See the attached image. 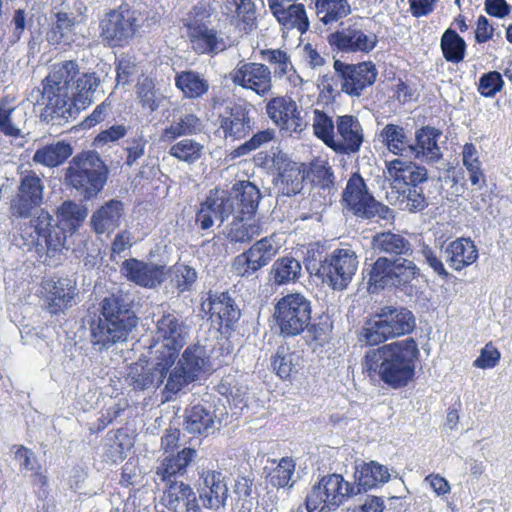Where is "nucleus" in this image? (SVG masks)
<instances>
[{"label": "nucleus", "instance_id": "e2e57ef3", "mask_svg": "<svg viewBox=\"0 0 512 512\" xmlns=\"http://www.w3.org/2000/svg\"><path fill=\"white\" fill-rule=\"evenodd\" d=\"M196 280L197 272L194 268L185 264L174 266V278L172 282L179 294L190 291Z\"/></svg>", "mask_w": 512, "mask_h": 512}, {"label": "nucleus", "instance_id": "20e7f679", "mask_svg": "<svg viewBox=\"0 0 512 512\" xmlns=\"http://www.w3.org/2000/svg\"><path fill=\"white\" fill-rule=\"evenodd\" d=\"M262 198L259 188L248 180L236 182L230 191H210L197 212L196 222L201 229L213 226L214 218L224 222L230 216L253 218Z\"/></svg>", "mask_w": 512, "mask_h": 512}, {"label": "nucleus", "instance_id": "9d476101", "mask_svg": "<svg viewBox=\"0 0 512 512\" xmlns=\"http://www.w3.org/2000/svg\"><path fill=\"white\" fill-rule=\"evenodd\" d=\"M311 313V301L303 294L291 293L279 299L275 305L274 318L280 334L287 338L308 330L313 334V339L318 340L317 326L310 323Z\"/></svg>", "mask_w": 512, "mask_h": 512}, {"label": "nucleus", "instance_id": "393cba45", "mask_svg": "<svg viewBox=\"0 0 512 512\" xmlns=\"http://www.w3.org/2000/svg\"><path fill=\"white\" fill-rule=\"evenodd\" d=\"M231 80L235 85L250 89L259 96H266L272 89L271 71L261 63H239L231 73Z\"/></svg>", "mask_w": 512, "mask_h": 512}, {"label": "nucleus", "instance_id": "864d4df0", "mask_svg": "<svg viewBox=\"0 0 512 512\" xmlns=\"http://www.w3.org/2000/svg\"><path fill=\"white\" fill-rule=\"evenodd\" d=\"M203 149L199 142L185 138L173 144L168 153L179 161L193 164L201 158Z\"/></svg>", "mask_w": 512, "mask_h": 512}, {"label": "nucleus", "instance_id": "4468645a", "mask_svg": "<svg viewBox=\"0 0 512 512\" xmlns=\"http://www.w3.org/2000/svg\"><path fill=\"white\" fill-rule=\"evenodd\" d=\"M327 42L332 51L368 54L377 46L378 37L364 29L360 18H350L327 36Z\"/></svg>", "mask_w": 512, "mask_h": 512}, {"label": "nucleus", "instance_id": "7ed1b4c3", "mask_svg": "<svg viewBox=\"0 0 512 512\" xmlns=\"http://www.w3.org/2000/svg\"><path fill=\"white\" fill-rule=\"evenodd\" d=\"M100 307V314L89 323L90 343L99 353L125 342L138 323L127 296L112 294L101 301Z\"/></svg>", "mask_w": 512, "mask_h": 512}, {"label": "nucleus", "instance_id": "c756f323", "mask_svg": "<svg viewBox=\"0 0 512 512\" xmlns=\"http://www.w3.org/2000/svg\"><path fill=\"white\" fill-rule=\"evenodd\" d=\"M268 117L281 129L297 131L301 117L296 102L288 96H278L266 104Z\"/></svg>", "mask_w": 512, "mask_h": 512}, {"label": "nucleus", "instance_id": "f8f14e48", "mask_svg": "<svg viewBox=\"0 0 512 512\" xmlns=\"http://www.w3.org/2000/svg\"><path fill=\"white\" fill-rule=\"evenodd\" d=\"M354 495H357L355 485L345 481L342 475H325L307 493L305 506L308 512H331Z\"/></svg>", "mask_w": 512, "mask_h": 512}, {"label": "nucleus", "instance_id": "49530a36", "mask_svg": "<svg viewBox=\"0 0 512 512\" xmlns=\"http://www.w3.org/2000/svg\"><path fill=\"white\" fill-rule=\"evenodd\" d=\"M440 47L447 62L460 63L466 55L465 40L452 28H448L441 36Z\"/></svg>", "mask_w": 512, "mask_h": 512}, {"label": "nucleus", "instance_id": "c03bdc74", "mask_svg": "<svg viewBox=\"0 0 512 512\" xmlns=\"http://www.w3.org/2000/svg\"><path fill=\"white\" fill-rule=\"evenodd\" d=\"M72 153L73 149L69 143L58 141L38 148L32 159L36 164L57 167L64 163Z\"/></svg>", "mask_w": 512, "mask_h": 512}, {"label": "nucleus", "instance_id": "5fc2aeb1", "mask_svg": "<svg viewBox=\"0 0 512 512\" xmlns=\"http://www.w3.org/2000/svg\"><path fill=\"white\" fill-rule=\"evenodd\" d=\"M463 165L469 173V180L472 185L479 186L481 181L485 183V176L481 169V162L479 160L478 151L476 146L472 143H466L462 151Z\"/></svg>", "mask_w": 512, "mask_h": 512}, {"label": "nucleus", "instance_id": "bf43d9fd", "mask_svg": "<svg viewBox=\"0 0 512 512\" xmlns=\"http://www.w3.org/2000/svg\"><path fill=\"white\" fill-rule=\"evenodd\" d=\"M229 6H235V13L245 31H251L255 27L256 6L252 0H226V7Z\"/></svg>", "mask_w": 512, "mask_h": 512}, {"label": "nucleus", "instance_id": "412c9836", "mask_svg": "<svg viewBox=\"0 0 512 512\" xmlns=\"http://www.w3.org/2000/svg\"><path fill=\"white\" fill-rule=\"evenodd\" d=\"M279 248L273 237H264L256 241L247 251L234 258V272L244 278L254 276L272 261Z\"/></svg>", "mask_w": 512, "mask_h": 512}, {"label": "nucleus", "instance_id": "338daca9", "mask_svg": "<svg viewBox=\"0 0 512 512\" xmlns=\"http://www.w3.org/2000/svg\"><path fill=\"white\" fill-rule=\"evenodd\" d=\"M41 203L18 192L17 196L11 201V212L13 216L28 218L31 211Z\"/></svg>", "mask_w": 512, "mask_h": 512}, {"label": "nucleus", "instance_id": "37998d69", "mask_svg": "<svg viewBox=\"0 0 512 512\" xmlns=\"http://www.w3.org/2000/svg\"><path fill=\"white\" fill-rule=\"evenodd\" d=\"M295 469V461L291 457H283L274 468L268 469V467H265L263 471L272 487L290 491L296 483V479H294Z\"/></svg>", "mask_w": 512, "mask_h": 512}, {"label": "nucleus", "instance_id": "a211bd4d", "mask_svg": "<svg viewBox=\"0 0 512 512\" xmlns=\"http://www.w3.org/2000/svg\"><path fill=\"white\" fill-rule=\"evenodd\" d=\"M196 489L204 508L218 511L227 505L228 477L221 469L201 468L198 471Z\"/></svg>", "mask_w": 512, "mask_h": 512}, {"label": "nucleus", "instance_id": "423d86ee", "mask_svg": "<svg viewBox=\"0 0 512 512\" xmlns=\"http://www.w3.org/2000/svg\"><path fill=\"white\" fill-rule=\"evenodd\" d=\"M415 328L416 318L410 309L400 305H383L364 321L358 339L367 346H377L408 335Z\"/></svg>", "mask_w": 512, "mask_h": 512}, {"label": "nucleus", "instance_id": "6e6552de", "mask_svg": "<svg viewBox=\"0 0 512 512\" xmlns=\"http://www.w3.org/2000/svg\"><path fill=\"white\" fill-rule=\"evenodd\" d=\"M420 269L413 260L407 258L390 259L380 256L375 262L364 268L368 291L378 293L385 288H395L411 295V282L419 275Z\"/></svg>", "mask_w": 512, "mask_h": 512}, {"label": "nucleus", "instance_id": "c9c22d12", "mask_svg": "<svg viewBox=\"0 0 512 512\" xmlns=\"http://www.w3.org/2000/svg\"><path fill=\"white\" fill-rule=\"evenodd\" d=\"M123 215V203L112 199L93 212L90 225L96 234L111 233L120 226Z\"/></svg>", "mask_w": 512, "mask_h": 512}, {"label": "nucleus", "instance_id": "4c0bfd02", "mask_svg": "<svg viewBox=\"0 0 512 512\" xmlns=\"http://www.w3.org/2000/svg\"><path fill=\"white\" fill-rule=\"evenodd\" d=\"M214 414L202 405L185 410L183 429L193 435H208L214 430Z\"/></svg>", "mask_w": 512, "mask_h": 512}, {"label": "nucleus", "instance_id": "f03ea898", "mask_svg": "<svg viewBox=\"0 0 512 512\" xmlns=\"http://www.w3.org/2000/svg\"><path fill=\"white\" fill-rule=\"evenodd\" d=\"M419 357L418 344L409 337L367 351L363 371L372 381L383 382L391 389H401L414 380Z\"/></svg>", "mask_w": 512, "mask_h": 512}, {"label": "nucleus", "instance_id": "e433bc0d", "mask_svg": "<svg viewBox=\"0 0 512 512\" xmlns=\"http://www.w3.org/2000/svg\"><path fill=\"white\" fill-rule=\"evenodd\" d=\"M43 288L46 291L49 311L57 314L71 306L75 296V283L69 278H59L58 280H47Z\"/></svg>", "mask_w": 512, "mask_h": 512}, {"label": "nucleus", "instance_id": "13d9d810", "mask_svg": "<svg viewBox=\"0 0 512 512\" xmlns=\"http://www.w3.org/2000/svg\"><path fill=\"white\" fill-rule=\"evenodd\" d=\"M232 493L235 495L236 500L242 503V508L250 509L254 498V477L252 475H237L232 487Z\"/></svg>", "mask_w": 512, "mask_h": 512}, {"label": "nucleus", "instance_id": "2f4dec72", "mask_svg": "<svg viewBox=\"0 0 512 512\" xmlns=\"http://www.w3.org/2000/svg\"><path fill=\"white\" fill-rule=\"evenodd\" d=\"M197 451L191 447H184L177 453H171L165 456L159 466L156 474L165 484L177 481L176 478L184 476L190 464L197 457Z\"/></svg>", "mask_w": 512, "mask_h": 512}, {"label": "nucleus", "instance_id": "f257e3e1", "mask_svg": "<svg viewBox=\"0 0 512 512\" xmlns=\"http://www.w3.org/2000/svg\"><path fill=\"white\" fill-rule=\"evenodd\" d=\"M79 74V65L74 60L56 63L41 87H34L29 92L27 100L31 104L44 106L40 113L42 121L61 125L75 119L81 110L104 93L96 72Z\"/></svg>", "mask_w": 512, "mask_h": 512}, {"label": "nucleus", "instance_id": "1a4fd4ad", "mask_svg": "<svg viewBox=\"0 0 512 512\" xmlns=\"http://www.w3.org/2000/svg\"><path fill=\"white\" fill-rule=\"evenodd\" d=\"M109 169L96 151H83L69 162L66 182L85 200L95 198L104 188Z\"/></svg>", "mask_w": 512, "mask_h": 512}, {"label": "nucleus", "instance_id": "cd10ccee", "mask_svg": "<svg viewBox=\"0 0 512 512\" xmlns=\"http://www.w3.org/2000/svg\"><path fill=\"white\" fill-rule=\"evenodd\" d=\"M166 507L172 512H202L197 490L183 481H173L165 485Z\"/></svg>", "mask_w": 512, "mask_h": 512}, {"label": "nucleus", "instance_id": "f704fd0d", "mask_svg": "<svg viewBox=\"0 0 512 512\" xmlns=\"http://www.w3.org/2000/svg\"><path fill=\"white\" fill-rule=\"evenodd\" d=\"M267 2L278 22L287 29L296 28L301 34L309 29V20L303 4L293 3L285 7L279 0H267Z\"/></svg>", "mask_w": 512, "mask_h": 512}, {"label": "nucleus", "instance_id": "2eb2a0df", "mask_svg": "<svg viewBox=\"0 0 512 512\" xmlns=\"http://www.w3.org/2000/svg\"><path fill=\"white\" fill-rule=\"evenodd\" d=\"M100 37L110 47H123L137 31V11L129 4L107 12L99 23Z\"/></svg>", "mask_w": 512, "mask_h": 512}, {"label": "nucleus", "instance_id": "9b49d317", "mask_svg": "<svg viewBox=\"0 0 512 512\" xmlns=\"http://www.w3.org/2000/svg\"><path fill=\"white\" fill-rule=\"evenodd\" d=\"M342 205L357 218L370 220L377 217L386 221L394 219L393 210L375 199L365 180L357 172L347 181L342 192Z\"/></svg>", "mask_w": 512, "mask_h": 512}, {"label": "nucleus", "instance_id": "f3484780", "mask_svg": "<svg viewBox=\"0 0 512 512\" xmlns=\"http://www.w3.org/2000/svg\"><path fill=\"white\" fill-rule=\"evenodd\" d=\"M156 334L162 344L156 353L164 358L171 357L173 362L179 356L180 349L186 343L187 326L181 317L173 310H165L156 321Z\"/></svg>", "mask_w": 512, "mask_h": 512}, {"label": "nucleus", "instance_id": "a19ab883", "mask_svg": "<svg viewBox=\"0 0 512 512\" xmlns=\"http://www.w3.org/2000/svg\"><path fill=\"white\" fill-rule=\"evenodd\" d=\"M390 476L385 465L375 461L366 463L356 472L357 485L355 486V492L359 494L362 490L367 491L383 485L389 481Z\"/></svg>", "mask_w": 512, "mask_h": 512}, {"label": "nucleus", "instance_id": "8fccbe9b", "mask_svg": "<svg viewBox=\"0 0 512 512\" xmlns=\"http://www.w3.org/2000/svg\"><path fill=\"white\" fill-rule=\"evenodd\" d=\"M301 358L298 353L289 351V348L281 346L272 358L271 365L281 379L289 378L298 372Z\"/></svg>", "mask_w": 512, "mask_h": 512}, {"label": "nucleus", "instance_id": "de8ad7c7", "mask_svg": "<svg viewBox=\"0 0 512 512\" xmlns=\"http://www.w3.org/2000/svg\"><path fill=\"white\" fill-rule=\"evenodd\" d=\"M302 271L300 262L294 257H282L272 265L271 274L274 283L284 285L299 279Z\"/></svg>", "mask_w": 512, "mask_h": 512}, {"label": "nucleus", "instance_id": "b1692460", "mask_svg": "<svg viewBox=\"0 0 512 512\" xmlns=\"http://www.w3.org/2000/svg\"><path fill=\"white\" fill-rule=\"evenodd\" d=\"M273 168L278 171L275 186L283 196H294L303 189V183L307 178L305 165L289 159L282 151L273 153Z\"/></svg>", "mask_w": 512, "mask_h": 512}, {"label": "nucleus", "instance_id": "473e14b6", "mask_svg": "<svg viewBox=\"0 0 512 512\" xmlns=\"http://www.w3.org/2000/svg\"><path fill=\"white\" fill-rule=\"evenodd\" d=\"M371 244L376 253L387 255L390 259H409L414 251L411 242L407 238L391 231L375 234Z\"/></svg>", "mask_w": 512, "mask_h": 512}, {"label": "nucleus", "instance_id": "0eeeda50", "mask_svg": "<svg viewBox=\"0 0 512 512\" xmlns=\"http://www.w3.org/2000/svg\"><path fill=\"white\" fill-rule=\"evenodd\" d=\"M358 257L350 248L334 250L325 254L319 249L307 250L305 267L311 276L319 278L333 290L347 288L358 268Z\"/></svg>", "mask_w": 512, "mask_h": 512}, {"label": "nucleus", "instance_id": "dca6fc26", "mask_svg": "<svg viewBox=\"0 0 512 512\" xmlns=\"http://www.w3.org/2000/svg\"><path fill=\"white\" fill-rule=\"evenodd\" d=\"M174 364L171 357L164 358L156 353L151 361L135 362L129 366L127 383L134 391H155Z\"/></svg>", "mask_w": 512, "mask_h": 512}, {"label": "nucleus", "instance_id": "79ce46f5", "mask_svg": "<svg viewBox=\"0 0 512 512\" xmlns=\"http://www.w3.org/2000/svg\"><path fill=\"white\" fill-rule=\"evenodd\" d=\"M202 128V121L198 116L193 113H184L172 120L171 124L163 130L161 138L164 142H173L179 137L197 134Z\"/></svg>", "mask_w": 512, "mask_h": 512}, {"label": "nucleus", "instance_id": "052dcab7", "mask_svg": "<svg viewBox=\"0 0 512 512\" xmlns=\"http://www.w3.org/2000/svg\"><path fill=\"white\" fill-rule=\"evenodd\" d=\"M504 80L498 71L484 73L479 78L478 92L486 98H493L502 90Z\"/></svg>", "mask_w": 512, "mask_h": 512}, {"label": "nucleus", "instance_id": "72a5a7b5", "mask_svg": "<svg viewBox=\"0 0 512 512\" xmlns=\"http://www.w3.org/2000/svg\"><path fill=\"white\" fill-rule=\"evenodd\" d=\"M442 252L448 265L456 271H461L478 259L477 247L470 238H457L442 246Z\"/></svg>", "mask_w": 512, "mask_h": 512}, {"label": "nucleus", "instance_id": "6e6d98bb", "mask_svg": "<svg viewBox=\"0 0 512 512\" xmlns=\"http://www.w3.org/2000/svg\"><path fill=\"white\" fill-rule=\"evenodd\" d=\"M275 137L274 129L260 130L252 135V137L246 140L244 143L236 147L231 155L234 158L247 156L253 151L259 149L263 145L271 142Z\"/></svg>", "mask_w": 512, "mask_h": 512}, {"label": "nucleus", "instance_id": "603ef678", "mask_svg": "<svg viewBox=\"0 0 512 512\" xmlns=\"http://www.w3.org/2000/svg\"><path fill=\"white\" fill-rule=\"evenodd\" d=\"M392 189L396 190L401 204H404L405 209L409 212H421L429 205L422 187L401 185L400 187H392Z\"/></svg>", "mask_w": 512, "mask_h": 512}, {"label": "nucleus", "instance_id": "3c124183", "mask_svg": "<svg viewBox=\"0 0 512 512\" xmlns=\"http://www.w3.org/2000/svg\"><path fill=\"white\" fill-rule=\"evenodd\" d=\"M253 218H241L233 216L227 238L233 243L250 242L259 234V226L252 222Z\"/></svg>", "mask_w": 512, "mask_h": 512}, {"label": "nucleus", "instance_id": "bb28decb", "mask_svg": "<svg viewBox=\"0 0 512 512\" xmlns=\"http://www.w3.org/2000/svg\"><path fill=\"white\" fill-rule=\"evenodd\" d=\"M337 133L340 139H335L332 149L340 154H354L360 150L363 143V129L356 116L343 115L336 120Z\"/></svg>", "mask_w": 512, "mask_h": 512}, {"label": "nucleus", "instance_id": "ea45409f", "mask_svg": "<svg viewBox=\"0 0 512 512\" xmlns=\"http://www.w3.org/2000/svg\"><path fill=\"white\" fill-rule=\"evenodd\" d=\"M380 139L387 149L398 156L411 157L412 141L405 129L396 124H386L380 132Z\"/></svg>", "mask_w": 512, "mask_h": 512}, {"label": "nucleus", "instance_id": "7c9ffc66", "mask_svg": "<svg viewBox=\"0 0 512 512\" xmlns=\"http://www.w3.org/2000/svg\"><path fill=\"white\" fill-rule=\"evenodd\" d=\"M387 172L392 178L391 187H422L428 180V171L424 166L401 159L388 162Z\"/></svg>", "mask_w": 512, "mask_h": 512}, {"label": "nucleus", "instance_id": "a878e982", "mask_svg": "<svg viewBox=\"0 0 512 512\" xmlns=\"http://www.w3.org/2000/svg\"><path fill=\"white\" fill-rule=\"evenodd\" d=\"M121 274L130 282L144 288H156L166 279L165 265L145 262L136 258L126 259L120 266Z\"/></svg>", "mask_w": 512, "mask_h": 512}, {"label": "nucleus", "instance_id": "774afa93", "mask_svg": "<svg viewBox=\"0 0 512 512\" xmlns=\"http://www.w3.org/2000/svg\"><path fill=\"white\" fill-rule=\"evenodd\" d=\"M15 109L7 106L5 100L0 102V131L9 137H19L21 130L12 121V113Z\"/></svg>", "mask_w": 512, "mask_h": 512}, {"label": "nucleus", "instance_id": "09e8293b", "mask_svg": "<svg viewBox=\"0 0 512 512\" xmlns=\"http://www.w3.org/2000/svg\"><path fill=\"white\" fill-rule=\"evenodd\" d=\"M315 6L325 25L347 17L352 11L348 0H316Z\"/></svg>", "mask_w": 512, "mask_h": 512}, {"label": "nucleus", "instance_id": "5701e85b", "mask_svg": "<svg viewBox=\"0 0 512 512\" xmlns=\"http://www.w3.org/2000/svg\"><path fill=\"white\" fill-rule=\"evenodd\" d=\"M195 16L187 23L192 49L198 54H216L226 48L225 41L215 29L209 28L202 20L209 14L202 7L193 8Z\"/></svg>", "mask_w": 512, "mask_h": 512}, {"label": "nucleus", "instance_id": "39448f33", "mask_svg": "<svg viewBox=\"0 0 512 512\" xmlns=\"http://www.w3.org/2000/svg\"><path fill=\"white\" fill-rule=\"evenodd\" d=\"M88 215L87 208L73 201H64L58 208L56 218L49 212L41 210L31 220L38 243L47 246V255L56 257L65 248L67 237L72 235Z\"/></svg>", "mask_w": 512, "mask_h": 512}, {"label": "nucleus", "instance_id": "aec40b11", "mask_svg": "<svg viewBox=\"0 0 512 512\" xmlns=\"http://www.w3.org/2000/svg\"><path fill=\"white\" fill-rule=\"evenodd\" d=\"M218 131L228 140L246 138L254 129L255 121L251 109L245 104L228 101L217 115Z\"/></svg>", "mask_w": 512, "mask_h": 512}, {"label": "nucleus", "instance_id": "a18cd8bd", "mask_svg": "<svg viewBox=\"0 0 512 512\" xmlns=\"http://www.w3.org/2000/svg\"><path fill=\"white\" fill-rule=\"evenodd\" d=\"M306 175L313 186L322 190L323 193L332 196L337 192L335 175L327 162H312Z\"/></svg>", "mask_w": 512, "mask_h": 512}, {"label": "nucleus", "instance_id": "680f3d73", "mask_svg": "<svg viewBox=\"0 0 512 512\" xmlns=\"http://www.w3.org/2000/svg\"><path fill=\"white\" fill-rule=\"evenodd\" d=\"M147 140L142 132H137L135 135L128 137L125 140L124 150L127 153L125 164L133 166L145 154Z\"/></svg>", "mask_w": 512, "mask_h": 512}, {"label": "nucleus", "instance_id": "69168bd1", "mask_svg": "<svg viewBox=\"0 0 512 512\" xmlns=\"http://www.w3.org/2000/svg\"><path fill=\"white\" fill-rule=\"evenodd\" d=\"M18 192L30 196V198L41 203L43 199V185L36 174H28L21 178Z\"/></svg>", "mask_w": 512, "mask_h": 512}, {"label": "nucleus", "instance_id": "58836bf2", "mask_svg": "<svg viewBox=\"0 0 512 512\" xmlns=\"http://www.w3.org/2000/svg\"><path fill=\"white\" fill-rule=\"evenodd\" d=\"M175 86L187 99L202 98L209 91V82L201 73L194 70H184L176 73Z\"/></svg>", "mask_w": 512, "mask_h": 512}, {"label": "nucleus", "instance_id": "c85d7f7f", "mask_svg": "<svg viewBox=\"0 0 512 512\" xmlns=\"http://www.w3.org/2000/svg\"><path fill=\"white\" fill-rule=\"evenodd\" d=\"M441 136V130L429 125L417 129L415 131V143H412L411 156L428 164L439 162L443 158V153L438 145Z\"/></svg>", "mask_w": 512, "mask_h": 512}, {"label": "nucleus", "instance_id": "4d7b16f0", "mask_svg": "<svg viewBox=\"0 0 512 512\" xmlns=\"http://www.w3.org/2000/svg\"><path fill=\"white\" fill-rule=\"evenodd\" d=\"M334 128L335 125L331 117L323 111L314 110V133L330 148L335 144Z\"/></svg>", "mask_w": 512, "mask_h": 512}, {"label": "nucleus", "instance_id": "4be33fe9", "mask_svg": "<svg viewBox=\"0 0 512 512\" xmlns=\"http://www.w3.org/2000/svg\"><path fill=\"white\" fill-rule=\"evenodd\" d=\"M201 309L210 314L213 321L218 322L222 334L230 335L238 327L241 310L228 292L208 293L201 304Z\"/></svg>", "mask_w": 512, "mask_h": 512}, {"label": "nucleus", "instance_id": "ddd939ff", "mask_svg": "<svg viewBox=\"0 0 512 512\" xmlns=\"http://www.w3.org/2000/svg\"><path fill=\"white\" fill-rule=\"evenodd\" d=\"M208 362L206 349L200 344L188 346L174 368L169 370L167 382L163 390L166 400L180 392L184 387L196 381Z\"/></svg>", "mask_w": 512, "mask_h": 512}, {"label": "nucleus", "instance_id": "0e129e2a", "mask_svg": "<svg viewBox=\"0 0 512 512\" xmlns=\"http://www.w3.org/2000/svg\"><path fill=\"white\" fill-rule=\"evenodd\" d=\"M137 95L144 109L154 112L159 107L156 97L155 85L152 79L146 77L137 84Z\"/></svg>", "mask_w": 512, "mask_h": 512}, {"label": "nucleus", "instance_id": "6ab92c4d", "mask_svg": "<svg viewBox=\"0 0 512 512\" xmlns=\"http://www.w3.org/2000/svg\"><path fill=\"white\" fill-rule=\"evenodd\" d=\"M333 68L341 81V90L356 97H359L367 87L372 86L378 75L376 66L371 61L348 64L335 59Z\"/></svg>", "mask_w": 512, "mask_h": 512}]
</instances>
